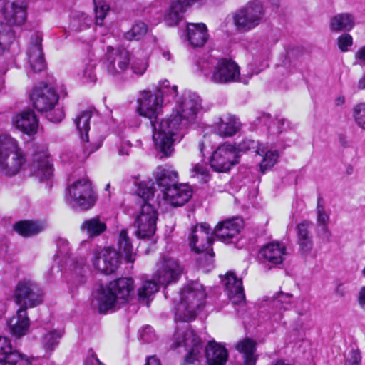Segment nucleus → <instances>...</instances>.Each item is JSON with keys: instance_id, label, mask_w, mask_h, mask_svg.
<instances>
[{"instance_id": "1", "label": "nucleus", "mask_w": 365, "mask_h": 365, "mask_svg": "<svg viewBox=\"0 0 365 365\" xmlns=\"http://www.w3.org/2000/svg\"><path fill=\"white\" fill-rule=\"evenodd\" d=\"M202 108L200 97L195 93L185 92L178 101L176 113H173L168 118L162 119L160 123L155 125V129L158 133L155 138L158 145H162L163 139L166 138L165 130L168 129L170 146L173 148V142L180 140L185 133L187 127L193 123L197 118V114Z\"/></svg>"}, {"instance_id": "2", "label": "nucleus", "mask_w": 365, "mask_h": 365, "mask_svg": "<svg viewBox=\"0 0 365 365\" xmlns=\"http://www.w3.org/2000/svg\"><path fill=\"white\" fill-rule=\"evenodd\" d=\"M138 111L142 116L148 118L150 120V125L153 128V139L157 150L161 154L160 158L168 157L173 152V148L170 146V135H168V129L165 130L166 138L163 139V144L158 145V142L155 138V133H158L155 129V125L160 123L161 120H158V116L161 112V105L163 103V94L160 91L152 93L150 91H143L141 97L138 99Z\"/></svg>"}, {"instance_id": "3", "label": "nucleus", "mask_w": 365, "mask_h": 365, "mask_svg": "<svg viewBox=\"0 0 365 365\" xmlns=\"http://www.w3.org/2000/svg\"><path fill=\"white\" fill-rule=\"evenodd\" d=\"M133 287V280L129 277L119 278L106 287L98 285L93 294L98 302L99 312L106 313L118 304L127 302Z\"/></svg>"}, {"instance_id": "4", "label": "nucleus", "mask_w": 365, "mask_h": 365, "mask_svg": "<svg viewBox=\"0 0 365 365\" xmlns=\"http://www.w3.org/2000/svg\"><path fill=\"white\" fill-rule=\"evenodd\" d=\"M198 68L202 75L214 83L237 82L240 76L238 65L232 59L225 58L207 56L198 62Z\"/></svg>"}, {"instance_id": "5", "label": "nucleus", "mask_w": 365, "mask_h": 365, "mask_svg": "<svg viewBox=\"0 0 365 365\" xmlns=\"http://www.w3.org/2000/svg\"><path fill=\"white\" fill-rule=\"evenodd\" d=\"M136 195L141 203V210L137 216L134 225L136 227V234L140 238H149L152 237L156 229V220L158 215L155 209L150 204V200L153 198V189L145 182L138 184Z\"/></svg>"}, {"instance_id": "6", "label": "nucleus", "mask_w": 365, "mask_h": 365, "mask_svg": "<svg viewBox=\"0 0 365 365\" xmlns=\"http://www.w3.org/2000/svg\"><path fill=\"white\" fill-rule=\"evenodd\" d=\"M26 158L18 142L7 134L0 135V170L6 176H14L26 166Z\"/></svg>"}, {"instance_id": "7", "label": "nucleus", "mask_w": 365, "mask_h": 365, "mask_svg": "<svg viewBox=\"0 0 365 365\" xmlns=\"http://www.w3.org/2000/svg\"><path fill=\"white\" fill-rule=\"evenodd\" d=\"M206 292L198 282L186 284L180 292V302L176 307L177 312L185 321L192 320L197 315V311L205 304Z\"/></svg>"}, {"instance_id": "8", "label": "nucleus", "mask_w": 365, "mask_h": 365, "mask_svg": "<svg viewBox=\"0 0 365 365\" xmlns=\"http://www.w3.org/2000/svg\"><path fill=\"white\" fill-rule=\"evenodd\" d=\"M264 15L265 9L262 2L252 0L233 13L232 19L237 31L247 32L259 25Z\"/></svg>"}, {"instance_id": "9", "label": "nucleus", "mask_w": 365, "mask_h": 365, "mask_svg": "<svg viewBox=\"0 0 365 365\" xmlns=\"http://www.w3.org/2000/svg\"><path fill=\"white\" fill-rule=\"evenodd\" d=\"M97 197L93 190L91 183L88 180H78L68 187L66 196V203L73 209L88 210L92 208Z\"/></svg>"}, {"instance_id": "10", "label": "nucleus", "mask_w": 365, "mask_h": 365, "mask_svg": "<svg viewBox=\"0 0 365 365\" xmlns=\"http://www.w3.org/2000/svg\"><path fill=\"white\" fill-rule=\"evenodd\" d=\"M43 297V292L38 284L31 280L19 282L14 294L15 302L20 306L19 309L26 310L41 304Z\"/></svg>"}, {"instance_id": "11", "label": "nucleus", "mask_w": 365, "mask_h": 365, "mask_svg": "<svg viewBox=\"0 0 365 365\" xmlns=\"http://www.w3.org/2000/svg\"><path fill=\"white\" fill-rule=\"evenodd\" d=\"M156 271L153 274L155 279H158V282L165 287L167 289V286L171 283L176 282L182 272V269L179 264L178 262L175 259L163 255L156 264Z\"/></svg>"}, {"instance_id": "12", "label": "nucleus", "mask_w": 365, "mask_h": 365, "mask_svg": "<svg viewBox=\"0 0 365 365\" xmlns=\"http://www.w3.org/2000/svg\"><path fill=\"white\" fill-rule=\"evenodd\" d=\"M130 52L124 48H107L106 60L103 63L108 75L119 77L130 65Z\"/></svg>"}, {"instance_id": "13", "label": "nucleus", "mask_w": 365, "mask_h": 365, "mask_svg": "<svg viewBox=\"0 0 365 365\" xmlns=\"http://www.w3.org/2000/svg\"><path fill=\"white\" fill-rule=\"evenodd\" d=\"M253 150L254 152L263 157L259 165L260 171L264 173L265 171L271 168L277 161L279 154L277 150H270L266 144L259 143L254 140L245 138L237 145L236 151L246 152Z\"/></svg>"}, {"instance_id": "14", "label": "nucleus", "mask_w": 365, "mask_h": 365, "mask_svg": "<svg viewBox=\"0 0 365 365\" xmlns=\"http://www.w3.org/2000/svg\"><path fill=\"white\" fill-rule=\"evenodd\" d=\"M239 155L236 148L227 143L220 145L212 154L210 160L211 168L217 172H227L238 163Z\"/></svg>"}, {"instance_id": "15", "label": "nucleus", "mask_w": 365, "mask_h": 365, "mask_svg": "<svg viewBox=\"0 0 365 365\" xmlns=\"http://www.w3.org/2000/svg\"><path fill=\"white\" fill-rule=\"evenodd\" d=\"M212 232L210 225L202 223L196 225L190 236V246L197 254H202L205 257L211 259L213 254L210 253L212 243Z\"/></svg>"}, {"instance_id": "16", "label": "nucleus", "mask_w": 365, "mask_h": 365, "mask_svg": "<svg viewBox=\"0 0 365 365\" xmlns=\"http://www.w3.org/2000/svg\"><path fill=\"white\" fill-rule=\"evenodd\" d=\"M120 256L114 249H96L93 251L91 262L93 267L105 274L115 272L120 264Z\"/></svg>"}, {"instance_id": "17", "label": "nucleus", "mask_w": 365, "mask_h": 365, "mask_svg": "<svg viewBox=\"0 0 365 365\" xmlns=\"http://www.w3.org/2000/svg\"><path fill=\"white\" fill-rule=\"evenodd\" d=\"M6 24L21 26L26 19V4L24 0H0Z\"/></svg>"}, {"instance_id": "18", "label": "nucleus", "mask_w": 365, "mask_h": 365, "mask_svg": "<svg viewBox=\"0 0 365 365\" xmlns=\"http://www.w3.org/2000/svg\"><path fill=\"white\" fill-rule=\"evenodd\" d=\"M30 98L34 107L39 112L53 108L58 101L56 91L48 85L35 87L30 95Z\"/></svg>"}, {"instance_id": "19", "label": "nucleus", "mask_w": 365, "mask_h": 365, "mask_svg": "<svg viewBox=\"0 0 365 365\" xmlns=\"http://www.w3.org/2000/svg\"><path fill=\"white\" fill-rule=\"evenodd\" d=\"M91 116L92 113L91 111L85 110L81 112L74 119V123L79 132L81 138L86 143L83 145V154L78 156L81 162L85 160L92 153L98 150L101 146V142L93 145L88 142V132L90 129V120Z\"/></svg>"}, {"instance_id": "20", "label": "nucleus", "mask_w": 365, "mask_h": 365, "mask_svg": "<svg viewBox=\"0 0 365 365\" xmlns=\"http://www.w3.org/2000/svg\"><path fill=\"white\" fill-rule=\"evenodd\" d=\"M30 172L39 182H49L52 178L53 166L49 162L46 150L36 151L33 154Z\"/></svg>"}, {"instance_id": "21", "label": "nucleus", "mask_w": 365, "mask_h": 365, "mask_svg": "<svg viewBox=\"0 0 365 365\" xmlns=\"http://www.w3.org/2000/svg\"><path fill=\"white\" fill-rule=\"evenodd\" d=\"M243 227L242 219L235 217L227 219L219 222L215 227V235L220 240L226 242H232Z\"/></svg>"}, {"instance_id": "22", "label": "nucleus", "mask_w": 365, "mask_h": 365, "mask_svg": "<svg viewBox=\"0 0 365 365\" xmlns=\"http://www.w3.org/2000/svg\"><path fill=\"white\" fill-rule=\"evenodd\" d=\"M41 41L42 38L36 36L27 50L28 63L30 70L34 73L41 72L46 67Z\"/></svg>"}, {"instance_id": "23", "label": "nucleus", "mask_w": 365, "mask_h": 365, "mask_svg": "<svg viewBox=\"0 0 365 365\" xmlns=\"http://www.w3.org/2000/svg\"><path fill=\"white\" fill-rule=\"evenodd\" d=\"M226 288L227 296L235 304L243 303L245 299L242 279H237L236 275L229 272L222 280Z\"/></svg>"}, {"instance_id": "24", "label": "nucleus", "mask_w": 365, "mask_h": 365, "mask_svg": "<svg viewBox=\"0 0 365 365\" xmlns=\"http://www.w3.org/2000/svg\"><path fill=\"white\" fill-rule=\"evenodd\" d=\"M205 0H175L164 16V21L169 26L177 25L183 18L184 13L194 3H202Z\"/></svg>"}, {"instance_id": "25", "label": "nucleus", "mask_w": 365, "mask_h": 365, "mask_svg": "<svg viewBox=\"0 0 365 365\" xmlns=\"http://www.w3.org/2000/svg\"><path fill=\"white\" fill-rule=\"evenodd\" d=\"M192 191L187 184H180L167 188L163 195L165 199L173 207L184 205L192 197Z\"/></svg>"}, {"instance_id": "26", "label": "nucleus", "mask_w": 365, "mask_h": 365, "mask_svg": "<svg viewBox=\"0 0 365 365\" xmlns=\"http://www.w3.org/2000/svg\"><path fill=\"white\" fill-rule=\"evenodd\" d=\"M286 254L285 246L278 242L268 243L261 248L259 253L264 262L275 265L282 263Z\"/></svg>"}, {"instance_id": "27", "label": "nucleus", "mask_w": 365, "mask_h": 365, "mask_svg": "<svg viewBox=\"0 0 365 365\" xmlns=\"http://www.w3.org/2000/svg\"><path fill=\"white\" fill-rule=\"evenodd\" d=\"M13 124L23 133L34 134L38 126V119L31 110H24L13 118Z\"/></svg>"}, {"instance_id": "28", "label": "nucleus", "mask_w": 365, "mask_h": 365, "mask_svg": "<svg viewBox=\"0 0 365 365\" xmlns=\"http://www.w3.org/2000/svg\"><path fill=\"white\" fill-rule=\"evenodd\" d=\"M8 326L13 336L21 337L26 335L30 326V321L26 310L19 309L16 314L13 316L8 322Z\"/></svg>"}, {"instance_id": "29", "label": "nucleus", "mask_w": 365, "mask_h": 365, "mask_svg": "<svg viewBox=\"0 0 365 365\" xmlns=\"http://www.w3.org/2000/svg\"><path fill=\"white\" fill-rule=\"evenodd\" d=\"M355 16L349 12H341L334 14L329 19V29L333 32H349L355 26Z\"/></svg>"}, {"instance_id": "30", "label": "nucleus", "mask_w": 365, "mask_h": 365, "mask_svg": "<svg viewBox=\"0 0 365 365\" xmlns=\"http://www.w3.org/2000/svg\"><path fill=\"white\" fill-rule=\"evenodd\" d=\"M187 35L190 43L193 47L203 46L208 39L207 27L203 23L187 24Z\"/></svg>"}, {"instance_id": "31", "label": "nucleus", "mask_w": 365, "mask_h": 365, "mask_svg": "<svg viewBox=\"0 0 365 365\" xmlns=\"http://www.w3.org/2000/svg\"><path fill=\"white\" fill-rule=\"evenodd\" d=\"M241 124L235 116L228 115L225 119L220 118L215 126V132L222 137H230L236 134Z\"/></svg>"}, {"instance_id": "32", "label": "nucleus", "mask_w": 365, "mask_h": 365, "mask_svg": "<svg viewBox=\"0 0 365 365\" xmlns=\"http://www.w3.org/2000/svg\"><path fill=\"white\" fill-rule=\"evenodd\" d=\"M257 124H263L267 127V130L269 135H278L285 130L284 128L285 119L275 118L272 119L271 115L267 113L260 114L255 120Z\"/></svg>"}, {"instance_id": "33", "label": "nucleus", "mask_w": 365, "mask_h": 365, "mask_svg": "<svg viewBox=\"0 0 365 365\" xmlns=\"http://www.w3.org/2000/svg\"><path fill=\"white\" fill-rule=\"evenodd\" d=\"M236 349L243 354L244 365H255L257 356L256 351V343L251 339H245L236 345Z\"/></svg>"}, {"instance_id": "34", "label": "nucleus", "mask_w": 365, "mask_h": 365, "mask_svg": "<svg viewBox=\"0 0 365 365\" xmlns=\"http://www.w3.org/2000/svg\"><path fill=\"white\" fill-rule=\"evenodd\" d=\"M106 222L98 216L86 220L81 225V230L88 237L93 238L101 235L106 230Z\"/></svg>"}, {"instance_id": "35", "label": "nucleus", "mask_w": 365, "mask_h": 365, "mask_svg": "<svg viewBox=\"0 0 365 365\" xmlns=\"http://www.w3.org/2000/svg\"><path fill=\"white\" fill-rule=\"evenodd\" d=\"M178 173L175 171L160 169L156 175V182L162 188L163 195L167 188H172L177 185Z\"/></svg>"}, {"instance_id": "36", "label": "nucleus", "mask_w": 365, "mask_h": 365, "mask_svg": "<svg viewBox=\"0 0 365 365\" xmlns=\"http://www.w3.org/2000/svg\"><path fill=\"white\" fill-rule=\"evenodd\" d=\"M14 229L21 235L29 237L41 232L43 230V226L38 222L26 220L16 223Z\"/></svg>"}, {"instance_id": "37", "label": "nucleus", "mask_w": 365, "mask_h": 365, "mask_svg": "<svg viewBox=\"0 0 365 365\" xmlns=\"http://www.w3.org/2000/svg\"><path fill=\"white\" fill-rule=\"evenodd\" d=\"M158 279L146 280L138 289V297L140 302H145L148 306L150 297L158 290Z\"/></svg>"}, {"instance_id": "38", "label": "nucleus", "mask_w": 365, "mask_h": 365, "mask_svg": "<svg viewBox=\"0 0 365 365\" xmlns=\"http://www.w3.org/2000/svg\"><path fill=\"white\" fill-rule=\"evenodd\" d=\"M118 246V251L117 252L119 253V255H124L127 262H133V245L125 230H121L119 234Z\"/></svg>"}, {"instance_id": "39", "label": "nucleus", "mask_w": 365, "mask_h": 365, "mask_svg": "<svg viewBox=\"0 0 365 365\" xmlns=\"http://www.w3.org/2000/svg\"><path fill=\"white\" fill-rule=\"evenodd\" d=\"M63 332L58 330H52L44 334L41 343L46 352H52L58 345Z\"/></svg>"}, {"instance_id": "40", "label": "nucleus", "mask_w": 365, "mask_h": 365, "mask_svg": "<svg viewBox=\"0 0 365 365\" xmlns=\"http://www.w3.org/2000/svg\"><path fill=\"white\" fill-rule=\"evenodd\" d=\"M14 38V31L11 26L0 22V53L9 49V46Z\"/></svg>"}, {"instance_id": "41", "label": "nucleus", "mask_w": 365, "mask_h": 365, "mask_svg": "<svg viewBox=\"0 0 365 365\" xmlns=\"http://www.w3.org/2000/svg\"><path fill=\"white\" fill-rule=\"evenodd\" d=\"M147 26L143 22H137L131 29L125 34V38L128 41L139 40L147 33Z\"/></svg>"}, {"instance_id": "42", "label": "nucleus", "mask_w": 365, "mask_h": 365, "mask_svg": "<svg viewBox=\"0 0 365 365\" xmlns=\"http://www.w3.org/2000/svg\"><path fill=\"white\" fill-rule=\"evenodd\" d=\"M293 295L289 293H284L282 291L279 292L273 297V306L281 310H286L291 304V300Z\"/></svg>"}, {"instance_id": "43", "label": "nucleus", "mask_w": 365, "mask_h": 365, "mask_svg": "<svg viewBox=\"0 0 365 365\" xmlns=\"http://www.w3.org/2000/svg\"><path fill=\"white\" fill-rule=\"evenodd\" d=\"M0 365H32V363L25 355L14 351L9 355L7 361H0Z\"/></svg>"}, {"instance_id": "44", "label": "nucleus", "mask_w": 365, "mask_h": 365, "mask_svg": "<svg viewBox=\"0 0 365 365\" xmlns=\"http://www.w3.org/2000/svg\"><path fill=\"white\" fill-rule=\"evenodd\" d=\"M95 65L87 64L79 73L78 76L83 83H89L96 82V77L94 73Z\"/></svg>"}, {"instance_id": "45", "label": "nucleus", "mask_w": 365, "mask_h": 365, "mask_svg": "<svg viewBox=\"0 0 365 365\" xmlns=\"http://www.w3.org/2000/svg\"><path fill=\"white\" fill-rule=\"evenodd\" d=\"M353 115L359 127L365 130V103H361L354 108Z\"/></svg>"}, {"instance_id": "46", "label": "nucleus", "mask_w": 365, "mask_h": 365, "mask_svg": "<svg viewBox=\"0 0 365 365\" xmlns=\"http://www.w3.org/2000/svg\"><path fill=\"white\" fill-rule=\"evenodd\" d=\"M15 351L12 350L10 341L5 336H0V361L8 360V356Z\"/></svg>"}, {"instance_id": "47", "label": "nucleus", "mask_w": 365, "mask_h": 365, "mask_svg": "<svg viewBox=\"0 0 365 365\" xmlns=\"http://www.w3.org/2000/svg\"><path fill=\"white\" fill-rule=\"evenodd\" d=\"M323 200L321 197L317 200V225L328 224L329 221V216L326 213L324 205H322Z\"/></svg>"}, {"instance_id": "48", "label": "nucleus", "mask_w": 365, "mask_h": 365, "mask_svg": "<svg viewBox=\"0 0 365 365\" xmlns=\"http://www.w3.org/2000/svg\"><path fill=\"white\" fill-rule=\"evenodd\" d=\"M337 44L341 51H347L348 48L351 46L353 44L352 36L350 34L345 32L344 34H341L338 37Z\"/></svg>"}, {"instance_id": "49", "label": "nucleus", "mask_w": 365, "mask_h": 365, "mask_svg": "<svg viewBox=\"0 0 365 365\" xmlns=\"http://www.w3.org/2000/svg\"><path fill=\"white\" fill-rule=\"evenodd\" d=\"M46 114V118L51 122L58 123L63 120L64 118V112L61 108L57 109H51L48 111H45Z\"/></svg>"}, {"instance_id": "50", "label": "nucleus", "mask_w": 365, "mask_h": 365, "mask_svg": "<svg viewBox=\"0 0 365 365\" xmlns=\"http://www.w3.org/2000/svg\"><path fill=\"white\" fill-rule=\"evenodd\" d=\"M328 224L317 225L318 235L326 242L331 241L332 234L328 228Z\"/></svg>"}, {"instance_id": "51", "label": "nucleus", "mask_w": 365, "mask_h": 365, "mask_svg": "<svg viewBox=\"0 0 365 365\" xmlns=\"http://www.w3.org/2000/svg\"><path fill=\"white\" fill-rule=\"evenodd\" d=\"M148 66V62L145 60L135 61L131 65L133 72L138 76L143 75Z\"/></svg>"}, {"instance_id": "52", "label": "nucleus", "mask_w": 365, "mask_h": 365, "mask_svg": "<svg viewBox=\"0 0 365 365\" xmlns=\"http://www.w3.org/2000/svg\"><path fill=\"white\" fill-rule=\"evenodd\" d=\"M140 336L143 341L147 343L153 341L155 339V334L153 328L148 325L145 326L142 329Z\"/></svg>"}, {"instance_id": "53", "label": "nucleus", "mask_w": 365, "mask_h": 365, "mask_svg": "<svg viewBox=\"0 0 365 365\" xmlns=\"http://www.w3.org/2000/svg\"><path fill=\"white\" fill-rule=\"evenodd\" d=\"M297 237L299 240L312 239V237L308 230V223L302 222L297 226Z\"/></svg>"}, {"instance_id": "54", "label": "nucleus", "mask_w": 365, "mask_h": 365, "mask_svg": "<svg viewBox=\"0 0 365 365\" xmlns=\"http://www.w3.org/2000/svg\"><path fill=\"white\" fill-rule=\"evenodd\" d=\"M299 250L302 254H309L313 247V241L312 239L299 240Z\"/></svg>"}, {"instance_id": "55", "label": "nucleus", "mask_w": 365, "mask_h": 365, "mask_svg": "<svg viewBox=\"0 0 365 365\" xmlns=\"http://www.w3.org/2000/svg\"><path fill=\"white\" fill-rule=\"evenodd\" d=\"M361 354L358 350L352 349L348 354L346 359L345 365L361 364Z\"/></svg>"}, {"instance_id": "56", "label": "nucleus", "mask_w": 365, "mask_h": 365, "mask_svg": "<svg viewBox=\"0 0 365 365\" xmlns=\"http://www.w3.org/2000/svg\"><path fill=\"white\" fill-rule=\"evenodd\" d=\"M58 252L60 255H66L68 254V242L64 240H60L57 244Z\"/></svg>"}, {"instance_id": "57", "label": "nucleus", "mask_w": 365, "mask_h": 365, "mask_svg": "<svg viewBox=\"0 0 365 365\" xmlns=\"http://www.w3.org/2000/svg\"><path fill=\"white\" fill-rule=\"evenodd\" d=\"M207 166L204 163H197L194 165L192 169V173H193V176L197 175H206L207 174Z\"/></svg>"}, {"instance_id": "58", "label": "nucleus", "mask_w": 365, "mask_h": 365, "mask_svg": "<svg viewBox=\"0 0 365 365\" xmlns=\"http://www.w3.org/2000/svg\"><path fill=\"white\" fill-rule=\"evenodd\" d=\"M197 354V347L194 348V349L190 352V354L185 358L184 363L182 365H199V361L194 359L193 355Z\"/></svg>"}, {"instance_id": "59", "label": "nucleus", "mask_w": 365, "mask_h": 365, "mask_svg": "<svg viewBox=\"0 0 365 365\" xmlns=\"http://www.w3.org/2000/svg\"><path fill=\"white\" fill-rule=\"evenodd\" d=\"M89 353L91 354V358L87 359L85 361V365H104L99 361L96 354L94 353L93 350H90Z\"/></svg>"}, {"instance_id": "60", "label": "nucleus", "mask_w": 365, "mask_h": 365, "mask_svg": "<svg viewBox=\"0 0 365 365\" xmlns=\"http://www.w3.org/2000/svg\"><path fill=\"white\" fill-rule=\"evenodd\" d=\"M359 307L365 310V286L362 287L358 294L357 297Z\"/></svg>"}, {"instance_id": "61", "label": "nucleus", "mask_w": 365, "mask_h": 365, "mask_svg": "<svg viewBox=\"0 0 365 365\" xmlns=\"http://www.w3.org/2000/svg\"><path fill=\"white\" fill-rule=\"evenodd\" d=\"M108 11H105L103 10H97L95 9L96 13V24L97 25L101 26L103 24V21L106 17Z\"/></svg>"}, {"instance_id": "62", "label": "nucleus", "mask_w": 365, "mask_h": 365, "mask_svg": "<svg viewBox=\"0 0 365 365\" xmlns=\"http://www.w3.org/2000/svg\"><path fill=\"white\" fill-rule=\"evenodd\" d=\"M95 9L108 11L109 6L103 0H93Z\"/></svg>"}, {"instance_id": "63", "label": "nucleus", "mask_w": 365, "mask_h": 365, "mask_svg": "<svg viewBox=\"0 0 365 365\" xmlns=\"http://www.w3.org/2000/svg\"><path fill=\"white\" fill-rule=\"evenodd\" d=\"M145 365H161V363L155 356H150L147 358Z\"/></svg>"}, {"instance_id": "64", "label": "nucleus", "mask_w": 365, "mask_h": 365, "mask_svg": "<svg viewBox=\"0 0 365 365\" xmlns=\"http://www.w3.org/2000/svg\"><path fill=\"white\" fill-rule=\"evenodd\" d=\"M356 60L365 61V46L361 48L355 54Z\"/></svg>"}]
</instances>
